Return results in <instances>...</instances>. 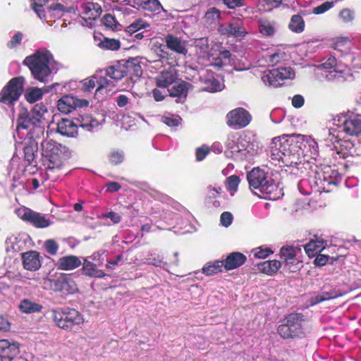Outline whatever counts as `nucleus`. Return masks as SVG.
<instances>
[{"label":"nucleus","mask_w":361,"mask_h":361,"mask_svg":"<svg viewBox=\"0 0 361 361\" xmlns=\"http://www.w3.org/2000/svg\"><path fill=\"white\" fill-rule=\"evenodd\" d=\"M273 159L281 160L287 166L302 164L307 151L317 154V144L311 137L303 135H283L274 137L270 145Z\"/></svg>","instance_id":"obj_1"},{"label":"nucleus","mask_w":361,"mask_h":361,"mask_svg":"<svg viewBox=\"0 0 361 361\" xmlns=\"http://www.w3.org/2000/svg\"><path fill=\"white\" fill-rule=\"evenodd\" d=\"M53 56L47 49H39L34 54L25 59L23 63L27 66L34 78L40 81L46 82L51 73Z\"/></svg>","instance_id":"obj_2"},{"label":"nucleus","mask_w":361,"mask_h":361,"mask_svg":"<svg viewBox=\"0 0 361 361\" xmlns=\"http://www.w3.org/2000/svg\"><path fill=\"white\" fill-rule=\"evenodd\" d=\"M43 156L47 159V175L53 176L54 170H60L63 164V154L61 145L53 140L42 143Z\"/></svg>","instance_id":"obj_3"},{"label":"nucleus","mask_w":361,"mask_h":361,"mask_svg":"<svg viewBox=\"0 0 361 361\" xmlns=\"http://www.w3.org/2000/svg\"><path fill=\"white\" fill-rule=\"evenodd\" d=\"M51 317L55 324L64 330H71L75 326L84 322L82 315L75 309L52 310Z\"/></svg>","instance_id":"obj_4"},{"label":"nucleus","mask_w":361,"mask_h":361,"mask_svg":"<svg viewBox=\"0 0 361 361\" xmlns=\"http://www.w3.org/2000/svg\"><path fill=\"white\" fill-rule=\"evenodd\" d=\"M25 79L23 77L12 78L0 92V102L11 105L17 101L23 91Z\"/></svg>","instance_id":"obj_5"},{"label":"nucleus","mask_w":361,"mask_h":361,"mask_svg":"<svg viewBox=\"0 0 361 361\" xmlns=\"http://www.w3.org/2000/svg\"><path fill=\"white\" fill-rule=\"evenodd\" d=\"M302 322L300 314H290L279 326L278 333L283 338L299 336L302 334Z\"/></svg>","instance_id":"obj_6"},{"label":"nucleus","mask_w":361,"mask_h":361,"mask_svg":"<svg viewBox=\"0 0 361 361\" xmlns=\"http://www.w3.org/2000/svg\"><path fill=\"white\" fill-rule=\"evenodd\" d=\"M295 77V73L290 67L279 68L265 73L262 80L264 84L274 87L281 85L284 80H290Z\"/></svg>","instance_id":"obj_7"},{"label":"nucleus","mask_w":361,"mask_h":361,"mask_svg":"<svg viewBox=\"0 0 361 361\" xmlns=\"http://www.w3.org/2000/svg\"><path fill=\"white\" fill-rule=\"evenodd\" d=\"M247 178L250 186L255 189H259L261 192L271 193L276 188L274 184L269 183L265 172L259 168L253 169L247 174Z\"/></svg>","instance_id":"obj_8"},{"label":"nucleus","mask_w":361,"mask_h":361,"mask_svg":"<svg viewBox=\"0 0 361 361\" xmlns=\"http://www.w3.org/2000/svg\"><path fill=\"white\" fill-rule=\"evenodd\" d=\"M334 124L349 135H356L361 133V119L357 117L347 118L345 115L337 116Z\"/></svg>","instance_id":"obj_9"},{"label":"nucleus","mask_w":361,"mask_h":361,"mask_svg":"<svg viewBox=\"0 0 361 361\" xmlns=\"http://www.w3.org/2000/svg\"><path fill=\"white\" fill-rule=\"evenodd\" d=\"M16 214L19 218L30 222L37 228H46L50 225L49 220L44 216L29 208H20L16 211Z\"/></svg>","instance_id":"obj_10"},{"label":"nucleus","mask_w":361,"mask_h":361,"mask_svg":"<svg viewBox=\"0 0 361 361\" xmlns=\"http://www.w3.org/2000/svg\"><path fill=\"white\" fill-rule=\"evenodd\" d=\"M51 289L66 294H73L78 290L75 282L66 274H61L56 279H48Z\"/></svg>","instance_id":"obj_11"},{"label":"nucleus","mask_w":361,"mask_h":361,"mask_svg":"<svg viewBox=\"0 0 361 361\" xmlns=\"http://www.w3.org/2000/svg\"><path fill=\"white\" fill-rule=\"evenodd\" d=\"M47 113V109L42 105H36L31 113V115L29 118H24L23 114H21L18 119V128H29V124H32L33 126L40 125L43 123L44 118V114Z\"/></svg>","instance_id":"obj_12"},{"label":"nucleus","mask_w":361,"mask_h":361,"mask_svg":"<svg viewBox=\"0 0 361 361\" xmlns=\"http://www.w3.org/2000/svg\"><path fill=\"white\" fill-rule=\"evenodd\" d=\"M227 124L229 126H233L237 128H241L247 126L250 121L251 116L243 108L233 109L228 113Z\"/></svg>","instance_id":"obj_13"},{"label":"nucleus","mask_w":361,"mask_h":361,"mask_svg":"<svg viewBox=\"0 0 361 361\" xmlns=\"http://www.w3.org/2000/svg\"><path fill=\"white\" fill-rule=\"evenodd\" d=\"M200 80L204 85L202 89L209 92H220L224 88V84L219 79L214 77L213 73L209 71H203Z\"/></svg>","instance_id":"obj_14"},{"label":"nucleus","mask_w":361,"mask_h":361,"mask_svg":"<svg viewBox=\"0 0 361 361\" xmlns=\"http://www.w3.org/2000/svg\"><path fill=\"white\" fill-rule=\"evenodd\" d=\"M20 353L18 342L11 340H0V357L1 361H12Z\"/></svg>","instance_id":"obj_15"},{"label":"nucleus","mask_w":361,"mask_h":361,"mask_svg":"<svg viewBox=\"0 0 361 361\" xmlns=\"http://www.w3.org/2000/svg\"><path fill=\"white\" fill-rule=\"evenodd\" d=\"M154 80L157 87L169 89L178 80V76L173 68L168 67L159 72Z\"/></svg>","instance_id":"obj_16"},{"label":"nucleus","mask_w":361,"mask_h":361,"mask_svg":"<svg viewBox=\"0 0 361 361\" xmlns=\"http://www.w3.org/2000/svg\"><path fill=\"white\" fill-rule=\"evenodd\" d=\"M88 102L84 99H78L72 95L62 97L57 104L58 109L63 114H69L76 107L87 106Z\"/></svg>","instance_id":"obj_17"},{"label":"nucleus","mask_w":361,"mask_h":361,"mask_svg":"<svg viewBox=\"0 0 361 361\" xmlns=\"http://www.w3.org/2000/svg\"><path fill=\"white\" fill-rule=\"evenodd\" d=\"M219 32L222 35H231L235 37H243L248 33L241 20H235L221 25Z\"/></svg>","instance_id":"obj_18"},{"label":"nucleus","mask_w":361,"mask_h":361,"mask_svg":"<svg viewBox=\"0 0 361 361\" xmlns=\"http://www.w3.org/2000/svg\"><path fill=\"white\" fill-rule=\"evenodd\" d=\"M80 15L86 22V25H91L94 20L98 18L102 13V8L98 4L87 2L82 5Z\"/></svg>","instance_id":"obj_19"},{"label":"nucleus","mask_w":361,"mask_h":361,"mask_svg":"<svg viewBox=\"0 0 361 361\" xmlns=\"http://www.w3.org/2000/svg\"><path fill=\"white\" fill-rule=\"evenodd\" d=\"M164 40L167 48L170 50L183 56L187 54L188 49L185 40L171 34L167 35Z\"/></svg>","instance_id":"obj_20"},{"label":"nucleus","mask_w":361,"mask_h":361,"mask_svg":"<svg viewBox=\"0 0 361 361\" xmlns=\"http://www.w3.org/2000/svg\"><path fill=\"white\" fill-rule=\"evenodd\" d=\"M24 269L29 271H37L42 265L39 254L36 251H29L22 255Z\"/></svg>","instance_id":"obj_21"},{"label":"nucleus","mask_w":361,"mask_h":361,"mask_svg":"<svg viewBox=\"0 0 361 361\" xmlns=\"http://www.w3.org/2000/svg\"><path fill=\"white\" fill-rule=\"evenodd\" d=\"M171 86V87L168 89L169 96L177 97L179 99L186 98L190 86L188 82L178 79Z\"/></svg>","instance_id":"obj_22"},{"label":"nucleus","mask_w":361,"mask_h":361,"mask_svg":"<svg viewBox=\"0 0 361 361\" xmlns=\"http://www.w3.org/2000/svg\"><path fill=\"white\" fill-rule=\"evenodd\" d=\"M80 259L74 255H68L61 257L56 264L57 268L61 270L71 271L81 265Z\"/></svg>","instance_id":"obj_23"},{"label":"nucleus","mask_w":361,"mask_h":361,"mask_svg":"<svg viewBox=\"0 0 361 361\" xmlns=\"http://www.w3.org/2000/svg\"><path fill=\"white\" fill-rule=\"evenodd\" d=\"M245 260L246 257L243 254L234 252L227 256L224 261V266L226 270H232L240 267L245 263Z\"/></svg>","instance_id":"obj_24"},{"label":"nucleus","mask_w":361,"mask_h":361,"mask_svg":"<svg viewBox=\"0 0 361 361\" xmlns=\"http://www.w3.org/2000/svg\"><path fill=\"white\" fill-rule=\"evenodd\" d=\"M300 248L290 245L283 246L280 250V257L286 266L293 264L296 262V255Z\"/></svg>","instance_id":"obj_25"},{"label":"nucleus","mask_w":361,"mask_h":361,"mask_svg":"<svg viewBox=\"0 0 361 361\" xmlns=\"http://www.w3.org/2000/svg\"><path fill=\"white\" fill-rule=\"evenodd\" d=\"M18 308L22 313L28 314L40 312L43 310V306L31 299L24 298L19 302Z\"/></svg>","instance_id":"obj_26"},{"label":"nucleus","mask_w":361,"mask_h":361,"mask_svg":"<svg viewBox=\"0 0 361 361\" xmlns=\"http://www.w3.org/2000/svg\"><path fill=\"white\" fill-rule=\"evenodd\" d=\"M77 126L69 119H61L57 126L59 133L68 137H75L78 133Z\"/></svg>","instance_id":"obj_27"},{"label":"nucleus","mask_w":361,"mask_h":361,"mask_svg":"<svg viewBox=\"0 0 361 361\" xmlns=\"http://www.w3.org/2000/svg\"><path fill=\"white\" fill-rule=\"evenodd\" d=\"M195 47L197 54L200 57L210 61V54L212 51L209 49V40L207 38L202 37L195 40Z\"/></svg>","instance_id":"obj_28"},{"label":"nucleus","mask_w":361,"mask_h":361,"mask_svg":"<svg viewBox=\"0 0 361 361\" xmlns=\"http://www.w3.org/2000/svg\"><path fill=\"white\" fill-rule=\"evenodd\" d=\"M281 267V262L280 261L267 260L258 264V269L267 275H273L276 274Z\"/></svg>","instance_id":"obj_29"},{"label":"nucleus","mask_w":361,"mask_h":361,"mask_svg":"<svg viewBox=\"0 0 361 361\" xmlns=\"http://www.w3.org/2000/svg\"><path fill=\"white\" fill-rule=\"evenodd\" d=\"M231 56V53L228 51H214L210 54V61H207L211 66L221 67L226 63Z\"/></svg>","instance_id":"obj_30"},{"label":"nucleus","mask_w":361,"mask_h":361,"mask_svg":"<svg viewBox=\"0 0 361 361\" xmlns=\"http://www.w3.org/2000/svg\"><path fill=\"white\" fill-rule=\"evenodd\" d=\"M258 27L259 33L264 37L273 36L276 30V23L267 19L259 20Z\"/></svg>","instance_id":"obj_31"},{"label":"nucleus","mask_w":361,"mask_h":361,"mask_svg":"<svg viewBox=\"0 0 361 361\" xmlns=\"http://www.w3.org/2000/svg\"><path fill=\"white\" fill-rule=\"evenodd\" d=\"M82 271L85 275L94 278H103L105 274L102 270L98 269L97 265L87 259L84 260Z\"/></svg>","instance_id":"obj_32"},{"label":"nucleus","mask_w":361,"mask_h":361,"mask_svg":"<svg viewBox=\"0 0 361 361\" xmlns=\"http://www.w3.org/2000/svg\"><path fill=\"white\" fill-rule=\"evenodd\" d=\"M124 66L126 75H129L131 79L139 78L142 75V68L135 60L128 61Z\"/></svg>","instance_id":"obj_33"},{"label":"nucleus","mask_w":361,"mask_h":361,"mask_svg":"<svg viewBox=\"0 0 361 361\" xmlns=\"http://www.w3.org/2000/svg\"><path fill=\"white\" fill-rule=\"evenodd\" d=\"M105 75L115 80H119L126 75L124 63L108 68Z\"/></svg>","instance_id":"obj_34"},{"label":"nucleus","mask_w":361,"mask_h":361,"mask_svg":"<svg viewBox=\"0 0 361 361\" xmlns=\"http://www.w3.org/2000/svg\"><path fill=\"white\" fill-rule=\"evenodd\" d=\"M224 261L216 260L213 262L206 264L202 269V273L207 276L213 275L222 271Z\"/></svg>","instance_id":"obj_35"},{"label":"nucleus","mask_w":361,"mask_h":361,"mask_svg":"<svg viewBox=\"0 0 361 361\" xmlns=\"http://www.w3.org/2000/svg\"><path fill=\"white\" fill-rule=\"evenodd\" d=\"M324 248V242L321 240H311L305 246V250L309 257H314Z\"/></svg>","instance_id":"obj_36"},{"label":"nucleus","mask_w":361,"mask_h":361,"mask_svg":"<svg viewBox=\"0 0 361 361\" xmlns=\"http://www.w3.org/2000/svg\"><path fill=\"white\" fill-rule=\"evenodd\" d=\"M289 29L294 32L301 33L305 29V22L300 15H293L288 25Z\"/></svg>","instance_id":"obj_37"},{"label":"nucleus","mask_w":361,"mask_h":361,"mask_svg":"<svg viewBox=\"0 0 361 361\" xmlns=\"http://www.w3.org/2000/svg\"><path fill=\"white\" fill-rule=\"evenodd\" d=\"M44 92L41 88L30 87L26 90L25 97L29 103H35L42 98Z\"/></svg>","instance_id":"obj_38"},{"label":"nucleus","mask_w":361,"mask_h":361,"mask_svg":"<svg viewBox=\"0 0 361 361\" xmlns=\"http://www.w3.org/2000/svg\"><path fill=\"white\" fill-rule=\"evenodd\" d=\"M97 46L103 49L116 51L120 48L121 43L117 39L104 37L99 40Z\"/></svg>","instance_id":"obj_39"},{"label":"nucleus","mask_w":361,"mask_h":361,"mask_svg":"<svg viewBox=\"0 0 361 361\" xmlns=\"http://www.w3.org/2000/svg\"><path fill=\"white\" fill-rule=\"evenodd\" d=\"M241 137H239L238 134H231L228 137L226 141V146L228 149L231 150L233 154L239 153V147H238V143L240 140Z\"/></svg>","instance_id":"obj_40"},{"label":"nucleus","mask_w":361,"mask_h":361,"mask_svg":"<svg viewBox=\"0 0 361 361\" xmlns=\"http://www.w3.org/2000/svg\"><path fill=\"white\" fill-rule=\"evenodd\" d=\"M339 295H341V294L337 293L336 291L322 293L312 298L311 305H314L324 300L336 298Z\"/></svg>","instance_id":"obj_41"},{"label":"nucleus","mask_w":361,"mask_h":361,"mask_svg":"<svg viewBox=\"0 0 361 361\" xmlns=\"http://www.w3.org/2000/svg\"><path fill=\"white\" fill-rule=\"evenodd\" d=\"M142 8L152 12H156L157 13H159L160 11L166 12L158 0H145Z\"/></svg>","instance_id":"obj_42"},{"label":"nucleus","mask_w":361,"mask_h":361,"mask_svg":"<svg viewBox=\"0 0 361 361\" xmlns=\"http://www.w3.org/2000/svg\"><path fill=\"white\" fill-rule=\"evenodd\" d=\"M105 72L103 73V71H100L96 73L97 76V92H99L103 88L107 87L109 86H114V85L113 82L108 80L106 78Z\"/></svg>","instance_id":"obj_43"},{"label":"nucleus","mask_w":361,"mask_h":361,"mask_svg":"<svg viewBox=\"0 0 361 361\" xmlns=\"http://www.w3.org/2000/svg\"><path fill=\"white\" fill-rule=\"evenodd\" d=\"M220 18V12L215 8H209L205 13L204 18L207 23L212 25L218 21Z\"/></svg>","instance_id":"obj_44"},{"label":"nucleus","mask_w":361,"mask_h":361,"mask_svg":"<svg viewBox=\"0 0 361 361\" xmlns=\"http://www.w3.org/2000/svg\"><path fill=\"white\" fill-rule=\"evenodd\" d=\"M36 150V146L31 142L25 143L23 147V152L25 154V159L31 162L35 157V152Z\"/></svg>","instance_id":"obj_45"},{"label":"nucleus","mask_w":361,"mask_h":361,"mask_svg":"<svg viewBox=\"0 0 361 361\" xmlns=\"http://www.w3.org/2000/svg\"><path fill=\"white\" fill-rule=\"evenodd\" d=\"M32 2L33 9L37 13L39 18L46 19V16L44 14V11L42 9V7L44 4H46L49 0H31Z\"/></svg>","instance_id":"obj_46"},{"label":"nucleus","mask_w":361,"mask_h":361,"mask_svg":"<svg viewBox=\"0 0 361 361\" xmlns=\"http://www.w3.org/2000/svg\"><path fill=\"white\" fill-rule=\"evenodd\" d=\"M148 26L149 24L145 22L143 20L137 19L133 23H131L130 25L127 27L126 30L128 32L132 34L142 28L147 27Z\"/></svg>","instance_id":"obj_47"},{"label":"nucleus","mask_w":361,"mask_h":361,"mask_svg":"<svg viewBox=\"0 0 361 361\" xmlns=\"http://www.w3.org/2000/svg\"><path fill=\"white\" fill-rule=\"evenodd\" d=\"M6 249L7 252H17L20 250V245L18 244V239L16 237L12 235L8 237L6 240Z\"/></svg>","instance_id":"obj_48"},{"label":"nucleus","mask_w":361,"mask_h":361,"mask_svg":"<svg viewBox=\"0 0 361 361\" xmlns=\"http://www.w3.org/2000/svg\"><path fill=\"white\" fill-rule=\"evenodd\" d=\"M283 54L281 51H276L272 54H269L266 56L267 62L271 65L274 66L283 59Z\"/></svg>","instance_id":"obj_49"},{"label":"nucleus","mask_w":361,"mask_h":361,"mask_svg":"<svg viewBox=\"0 0 361 361\" xmlns=\"http://www.w3.org/2000/svg\"><path fill=\"white\" fill-rule=\"evenodd\" d=\"M82 87L86 91L90 92V91L92 90L97 85L96 74H94V75H92L88 78L85 79L84 80H82Z\"/></svg>","instance_id":"obj_50"},{"label":"nucleus","mask_w":361,"mask_h":361,"mask_svg":"<svg viewBox=\"0 0 361 361\" xmlns=\"http://www.w3.org/2000/svg\"><path fill=\"white\" fill-rule=\"evenodd\" d=\"M254 256L256 258L263 259L267 257L269 255L273 253V251L267 247H259L254 249L252 251Z\"/></svg>","instance_id":"obj_51"},{"label":"nucleus","mask_w":361,"mask_h":361,"mask_svg":"<svg viewBox=\"0 0 361 361\" xmlns=\"http://www.w3.org/2000/svg\"><path fill=\"white\" fill-rule=\"evenodd\" d=\"M228 190L235 192L238 189L240 179L237 176H231L226 180Z\"/></svg>","instance_id":"obj_52"},{"label":"nucleus","mask_w":361,"mask_h":361,"mask_svg":"<svg viewBox=\"0 0 361 361\" xmlns=\"http://www.w3.org/2000/svg\"><path fill=\"white\" fill-rule=\"evenodd\" d=\"M339 17L344 23H348L353 20L354 13L348 8H345L340 12Z\"/></svg>","instance_id":"obj_53"},{"label":"nucleus","mask_w":361,"mask_h":361,"mask_svg":"<svg viewBox=\"0 0 361 361\" xmlns=\"http://www.w3.org/2000/svg\"><path fill=\"white\" fill-rule=\"evenodd\" d=\"M152 95L157 102H161L164 100L167 95H169V90L168 89L159 90L158 88H154L152 90Z\"/></svg>","instance_id":"obj_54"},{"label":"nucleus","mask_w":361,"mask_h":361,"mask_svg":"<svg viewBox=\"0 0 361 361\" xmlns=\"http://www.w3.org/2000/svg\"><path fill=\"white\" fill-rule=\"evenodd\" d=\"M334 5L332 1H325L319 6H317L313 8V13L322 14L326 11L329 10Z\"/></svg>","instance_id":"obj_55"},{"label":"nucleus","mask_w":361,"mask_h":361,"mask_svg":"<svg viewBox=\"0 0 361 361\" xmlns=\"http://www.w3.org/2000/svg\"><path fill=\"white\" fill-rule=\"evenodd\" d=\"M123 154L118 151H112L109 154V161L113 164H118L123 161Z\"/></svg>","instance_id":"obj_56"},{"label":"nucleus","mask_w":361,"mask_h":361,"mask_svg":"<svg viewBox=\"0 0 361 361\" xmlns=\"http://www.w3.org/2000/svg\"><path fill=\"white\" fill-rule=\"evenodd\" d=\"M102 21L104 25L108 28L114 29L116 27V19L111 14L105 15L103 18Z\"/></svg>","instance_id":"obj_57"},{"label":"nucleus","mask_w":361,"mask_h":361,"mask_svg":"<svg viewBox=\"0 0 361 361\" xmlns=\"http://www.w3.org/2000/svg\"><path fill=\"white\" fill-rule=\"evenodd\" d=\"M233 220V216L230 212H224L221 215V223L225 226L228 227L231 225Z\"/></svg>","instance_id":"obj_58"},{"label":"nucleus","mask_w":361,"mask_h":361,"mask_svg":"<svg viewBox=\"0 0 361 361\" xmlns=\"http://www.w3.org/2000/svg\"><path fill=\"white\" fill-rule=\"evenodd\" d=\"M23 39V35L20 32H18L13 35L12 39L8 42V47L10 48H14L18 45Z\"/></svg>","instance_id":"obj_59"},{"label":"nucleus","mask_w":361,"mask_h":361,"mask_svg":"<svg viewBox=\"0 0 361 361\" xmlns=\"http://www.w3.org/2000/svg\"><path fill=\"white\" fill-rule=\"evenodd\" d=\"M45 247L47 251L51 255L56 254L58 250V245L56 243V242L53 240H48L47 241H46Z\"/></svg>","instance_id":"obj_60"},{"label":"nucleus","mask_w":361,"mask_h":361,"mask_svg":"<svg viewBox=\"0 0 361 361\" xmlns=\"http://www.w3.org/2000/svg\"><path fill=\"white\" fill-rule=\"evenodd\" d=\"M87 120H90V123H85L84 124H81V127L86 128L87 130H91L94 128H97L99 125V122L91 117H87Z\"/></svg>","instance_id":"obj_61"},{"label":"nucleus","mask_w":361,"mask_h":361,"mask_svg":"<svg viewBox=\"0 0 361 361\" xmlns=\"http://www.w3.org/2000/svg\"><path fill=\"white\" fill-rule=\"evenodd\" d=\"M264 4V6H267V9L271 10L274 8L278 7L282 0H260Z\"/></svg>","instance_id":"obj_62"},{"label":"nucleus","mask_w":361,"mask_h":361,"mask_svg":"<svg viewBox=\"0 0 361 361\" xmlns=\"http://www.w3.org/2000/svg\"><path fill=\"white\" fill-rule=\"evenodd\" d=\"M180 118H170V117H164L163 118V122L170 127H176L180 124Z\"/></svg>","instance_id":"obj_63"},{"label":"nucleus","mask_w":361,"mask_h":361,"mask_svg":"<svg viewBox=\"0 0 361 361\" xmlns=\"http://www.w3.org/2000/svg\"><path fill=\"white\" fill-rule=\"evenodd\" d=\"M209 150L208 147H199L196 150V158L197 161H202L206 157V155L209 153Z\"/></svg>","instance_id":"obj_64"}]
</instances>
